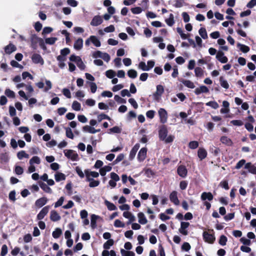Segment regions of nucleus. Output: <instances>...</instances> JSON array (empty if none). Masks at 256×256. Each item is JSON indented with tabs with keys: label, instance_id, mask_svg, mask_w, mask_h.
<instances>
[{
	"label": "nucleus",
	"instance_id": "obj_1",
	"mask_svg": "<svg viewBox=\"0 0 256 256\" xmlns=\"http://www.w3.org/2000/svg\"><path fill=\"white\" fill-rule=\"evenodd\" d=\"M91 43L96 47H100L101 46L100 41L98 38L95 36H90L85 41V45L87 46H90Z\"/></svg>",
	"mask_w": 256,
	"mask_h": 256
},
{
	"label": "nucleus",
	"instance_id": "obj_2",
	"mask_svg": "<svg viewBox=\"0 0 256 256\" xmlns=\"http://www.w3.org/2000/svg\"><path fill=\"white\" fill-rule=\"evenodd\" d=\"M64 156L72 161H78L79 160L77 152L72 150H65L64 151Z\"/></svg>",
	"mask_w": 256,
	"mask_h": 256
},
{
	"label": "nucleus",
	"instance_id": "obj_3",
	"mask_svg": "<svg viewBox=\"0 0 256 256\" xmlns=\"http://www.w3.org/2000/svg\"><path fill=\"white\" fill-rule=\"evenodd\" d=\"M84 174L86 177V180L87 182L90 183L92 181L95 180L94 178H98L99 176V173L94 172L91 171L88 169L84 170Z\"/></svg>",
	"mask_w": 256,
	"mask_h": 256
},
{
	"label": "nucleus",
	"instance_id": "obj_4",
	"mask_svg": "<svg viewBox=\"0 0 256 256\" xmlns=\"http://www.w3.org/2000/svg\"><path fill=\"white\" fill-rule=\"evenodd\" d=\"M158 112L160 118V122L162 124L166 123L168 118V114L166 110L164 108H160L158 110Z\"/></svg>",
	"mask_w": 256,
	"mask_h": 256
},
{
	"label": "nucleus",
	"instance_id": "obj_5",
	"mask_svg": "<svg viewBox=\"0 0 256 256\" xmlns=\"http://www.w3.org/2000/svg\"><path fill=\"white\" fill-rule=\"evenodd\" d=\"M32 62L35 64H40L42 66L44 64V60L42 56L38 54H34L31 57Z\"/></svg>",
	"mask_w": 256,
	"mask_h": 256
},
{
	"label": "nucleus",
	"instance_id": "obj_6",
	"mask_svg": "<svg viewBox=\"0 0 256 256\" xmlns=\"http://www.w3.org/2000/svg\"><path fill=\"white\" fill-rule=\"evenodd\" d=\"M103 22L102 18L99 15L95 16L90 22V25L93 26H97L101 24Z\"/></svg>",
	"mask_w": 256,
	"mask_h": 256
},
{
	"label": "nucleus",
	"instance_id": "obj_7",
	"mask_svg": "<svg viewBox=\"0 0 256 256\" xmlns=\"http://www.w3.org/2000/svg\"><path fill=\"white\" fill-rule=\"evenodd\" d=\"M122 215L124 218L128 219V221L127 222L128 224H131L132 222L136 220L135 216L129 211L124 212Z\"/></svg>",
	"mask_w": 256,
	"mask_h": 256
},
{
	"label": "nucleus",
	"instance_id": "obj_8",
	"mask_svg": "<svg viewBox=\"0 0 256 256\" xmlns=\"http://www.w3.org/2000/svg\"><path fill=\"white\" fill-rule=\"evenodd\" d=\"M190 223L182 222L180 224V227L178 230L179 232L183 235L186 236L188 234L187 228L189 226Z\"/></svg>",
	"mask_w": 256,
	"mask_h": 256
},
{
	"label": "nucleus",
	"instance_id": "obj_9",
	"mask_svg": "<svg viewBox=\"0 0 256 256\" xmlns=\"http://www.w3.org/2000/svg\"><path fill=\"white\" fill-rule=\"evenodd\" d=\"M216 59L221 63L226 64L228 61V58L222 51H218L216 54Z\"/></svg>",
	"mask_w": 256,
	"mask_h": 256
},
{
	"label": "nucleus",
	"instance_id": "obj_10",
	"mask_svg": "<svg viewBox=\"0 0 256 256\" xmlns=\"http://www.w3.org/2000/svg\"><path fill=\"white\" fill-rule=\"evenodd\" d=\"M50 210V206H46L43 208L37 215V218L41 220L47 214Z\"/></svg>",
	"mask_w": 256,
	"mask_h": 256
},
{
	"label": "nucleus",
	"instance_id": "obj_11",
	"mask_svg": "<svg viewBox=\"0 0 256 256\" xmlns=\"http://www.w3.org/2000/svg\"><path fill=\"white\" fill-rule=\"evenodd\" d=\"M170 200L175 205L180 204V201L178 198V192L176 191H172L170 194Z\"/></svg>",
	"mask_w": 256,
	"mask_h": 256
},
{
	"label": "nucleus",
	"instance_id": "obj_12",
	"mask_svg": "<svg viewBox=\"0 0 256 256\" xmlns=\"http://www.w3.org/2000/svg\"><path fill=\"white\" fill-rule=\"evenodd\" d=\"M164 92V86L161 84H158L156 86V90L154 94V96L155 97L156 99L158 100L159 99L161 96L162 94Z\"/></svg>",
	"mask_w": 256,
	"mask_h": 256
},
{
	"label": "nucleus",
	"instance_id": "obj_13",
	"mask_svg": "<svg viewBox=\"0 0 256 256\" xmlns=\"http://www.w3.org/2000/svg\"><path fill=\"white\" fill-rule=\"evenodd\" d=\"M178 174L182 178L186 177L188 173L187 169L184 166H180L177 170Z\"/></svg>",
	"mask_w": 256,
	"mask_h": 256
},
{
	"label": "nucleus",
	"instance_id": "obj_14",
	"mask_svg": "<svg viewBox=\"0 0 256 256\" xmlns=\"http://www.w3.org/2000/svg\"><path fill=\"white\" fill-rule=\"evenodd\" d=\"M147 153V149L146 148H143L140 150L138 152V158L139 161H143L146 158Z\"/></svg>",
	"mask_w": 256,
	"mask_h": 256
},
{
	"label": "nucleus",
	"instance_id": "obj_15",
	"mask_svg": "<svg viewBox=\"0 0 256 256\" xmlns=\"http://www.w3.org/2000/svg\"><path fill=\"white\" fill-rule=\"evenodd\" d=\"M203 237L204 240L208 243H212L215 239L212 234H210L206 232H204Z\"/></svg>",
	"mask_w": 256,
	"mask_h": 256
},
{
	"label": "nucleus",
	"instance_id": "obj_16",
	"mask_svg": "<svg viewBox=\"0 0 256 256\" xmlns=\"http://www.w3.org/2000/svg\"><path fill=\"white\" fill-rule=\"evenodd\" d=\"M61 217L59 214L54 210H52L50 213V219L52 222H57L60 220Z\"/></svg>",
	"mask_w": 256,
	"mask_h": 256
},
{
	"label": "nucleus",
	"instance_id": "obj_17",
	"mask_svg": "<svg viewBox=\"0 0 256 256\" xmlns=\"http://www.w3.org/2000/svg\"><path fill=\"white\" fill-rule=\"evenodd\" d=\"M82 130L84 132L90 134H96L100 130V129L96 130L94 127L88 125L84 126L82 128Z\"/></svg>",
	"mask_w": 256,
	"mask_h": 256
},
{
	"label": "nucleus",
	"instance_id": "obj_18",
	"mask_svg": "<svg viewBox=\"0 0 256 256\" xmlns=\"http://www.w3.org/2000/svg\"><path fill=\"white\" fill-rule=\"evenodd\" d=\"M160 138L163 140L168 135V130L165 126L160 128L158 132Z\"/></svg>",
	"mask_w": 256,
	"mask_h": 256
},
{
	"label": "nucleus",
	"instance_id": "obj_19",
	"mask_svg": "<svg viewBox=\"0 0 256 256\" xmlns=\"http://www.w3.org/2000/svg\"><path fill=\"white\" fill-rule=\"evenodd\" d=\"M208 91V88L206 86H201L195 89L194 93L196 95H199L202 93H207Z\"/></svg>",
	"mask_w": 256,
	"mask_h": 256
},
{
	"label": "nucleus",
	"instance_id": "obj_20",
	"mask_svg": "<svg viewBox=\"0 0 256 256\" xmlns=\"http://www.w3.org/2000/svg\"><path fill=\"white\" fill-rule=\"evenodd\" d=\"M223 108L220 109L221 114H228L230 112V104L228 101L224 100L222 102Z\"/></svg>",
	"mask_w": 256,
	"mask_h": 256
},
{
	"label": "nucleus",
	"instance_id": "obj_21",
	"mask_svg": "<svg viewBox=\"0 0 256 256\" xmlns=\"http://www.w3.org/2000/svg\"><path fill=\"white\" fill-rule=\"evenodd\" d=\"M48 199L45 197L40 198L36 201L35 205L38 208H41L46 204Z\"/></svg>",
	"mask_w": 256,
	"mask_h": 256
},
{
	"label": "nucleus",
	"instance_id": "obj_22",
	"mask_svg": "<svg viewBox=\"0 0 256 256\" xmlns=\"http://www.w3.org/2000/svg\"><path fill=\"white\" fill-rule=\"evenodd\" d=\"M138 222L141 224H145L148 222V220L142 212L138 214Z\"/></svg>",
	"mask_w": 256,
	"mask_h": 256
},
{
	"label": "nucleus",
	"instance_id": "obj_23",
	"mask_svg": "<svg viewBox=\"0 0 256 256\" xmlns=\"http://www.w3.org/2000/svg\"><path fill=\"white\" fill-rule=\"evenodd\" d=\"M83 46V40L82 38H78L76 40L74 45V48L75 50H80Z\"/></svg>",
	"mask_w": 256,
	"mask_h": 256
},
{
	"label": "nucleus",
	"instance_id": "obj_24",
	"mask_svg": "<svg viewBox=\"0 0 256 256\" xmlns=\"http://www.w3.org/2000/svg\"><path fill=\"white\" fill-rule=\"evenodd\" d=\"M244 168L247 169L249 172L256 174V167L250 162L246 164Z\"/></svg>",
	"mask_w": 256,
	"mask_h": 256
},
{
	"label": "nucleus",
	"instance_id": "obj_25",
	"mask_svg": "<svg viewBox=\"0 0 256 256\" xmlns=\"http://www.w3.org/2000/svg\"><path fill=\"white\" fill-rule=\"evenodd\" d=\"M198 156L199 158L202 160L206 157L207 152L204 148H200L198 151Z\"/></svg>",
	"mask_w": 256,
	"mask_h": 256
},
{
	"label": "nucleus",
	"instance_id": "obj_26",
	"mask_svg": "<svg viewBox=\"0 0 256 256\" xmlns=\"http://www.w3.org/2000/svg\"><path fill=\"white\" fill-rule=\"evenodd\" d=\"M195 76L197 78H202L204 76V72L200 67H196L194 69Z\"/></svg>",
	"mask_w": 256,
	"mask_h": 256
},
{
	"label": "nucleus",
	"instance_id": "obj_27",
	"mask_svg": "<svg viewBox=\"0 0 256 256\" xmlns=\"http://www.w3.org/2000/svg\"><path fill=\"white\" fill-rule=\"evenodd\" d=\"M100 217L98 216L92 214L91 215L90 224L92 228H94L96 226V220L100 218Z\"/></svg>",
	"mask_w": 256,
	"mask_h": 256
},
{
	"label": "nucleus",
	"instance_id": "obj_28",
	"mask_svg": "<svg viewBox=\"0 0 256 256\" xmlns=\"http://www.w3.org/2000/svg\"><path fill=\"white\" fill-rule=\"evenodd\" d=\"M220 142L227 146H232V140L230 138H228L226 136H222L220 138Z\"/></svg>",
	"mask_w": 256,
	"mask_h": 256
},
{
	"label": "nucleus",
	"instance_id": "obj_29",
	"mask_svg": "<svg viewBox=\"0 0 256 256\" xmlns=\"http://www.w3.org/2000/svg\"><path fill=\"white\" fill-rule=\"evenodd\" d=\"M181 82L187 88H194L195 85L194 83L190 80H182Z\"/></svg>",
	"mask_w": 256,
	"mask_h": 256
},
{
	"label": "nucleus",
	"instance_id": "obj_30",
	"mask_svg": "<svg viewBox=\"0 0 256 256\" xmlns=\"http://www.w3.org/2000/svg\"><path fill=\"white\" fill-rule=\"evenodd\" d=\"M201 198L203 200H212L213 198V196L210 192H203L201 195Z\"/></svg>",
	"mask_w": 256,
	"mask_h": 256
},
{
	"label": "nucleus",
	"instance_id": "obj_31",
	"mask_svg": "<svg viewBox=\"0 0 256 256\" xmlns=\"http://www.w3.org/2000/svg\"><path fill=\"white\" fill-rule=\"evenodd\" d=\"M237 47L240 49V50H241L242 52L244 53H246L250 51V48L244 44H241L240 43H238L237 44Z\"/></svg>",
	"mask_w": 256,
	"mask_h": 256
},
{
	"label": "nucleus",
	"instance_id": "obj_32",
	"mask_svg": "<svg viewBox=\"0 0 256 256\" xmlns=\"http://www.w3.org/2000/svg\"><path fill=\"white\" fill-rule=\"evenodd\" d=\"M55 180L56 182L64 180L66 179V176L62 173L57 172L54 175Z\"/></svg>",
	"mask_w": 256,
	"mask_h": 256
},
{
	"label": "nucleus",
	"instance_id": "obj_33",
	"mask_svg": "<svg viewBox=\"0 0 256 256\" xmlns=\"http://www.w3.org/2000/svg\"><path fill=\"white\" fill-rule=\"evenodd\" d=\"M16 50V46L12 44H10L5 48V52L8 54H10Z\"/></svg>",
	"mask_w": 256,
	"mask_h": 256
},
{
	"label": "nucleus",
	"instance_id": "obj_34",
	"mask_svg": "<svg viewBox=\"0 0 256 256\" xmlns=\"http://www.w3.org/2000/svg\"><path fill=\"white\" fill-rule=\"evenodd\" d=\"M18 158L21 160L24 158H29V155L24 150H21L18 152L17 154Z\"/></svg>",
	"mask_w": 256,
	"mask_h": 256
},
{
	"label": "nucleus",
	"instance_id": "obj_35",
	"mask_svg": "<svg viewBox=\"0 0 256 256\" xmlns=\"http://www.w3.org/2000/svg\"><path fill=\"white\" fill-rule=\"evenodd\" d=\"M40 163V159L38 156H34L29 161L30 165L34 164H39Z\"/></svg>",
	"mask_w": 256,
	"mask_h": 256
},
{
	"label": "nucleus",
	"instance_id": "obj_36",
	"mask_svg": "<svg viewBox=\"0 0 256 256\" xmlns=\"http://www.w3.org/2000/svg\"><path fill=\"white\" fill-rule=\"evenodd\" d=\"M104 204L106 206H107V208L110 210H116V206L112 203L106 200L104 201Z\"/></svg>",
	"mask_w": 256,
	"mask_h": 256
},
{
	"label": "nucleus",
	"instance_id": "obj_37",
	"mask_svg": "<svg viewBox=\"0 0 256 256\" xmlns=\"http://www.w3.org/2000/svg\"><path fill=\"white\" fill-rule=\"evenodd\" d=\"M198 33L203 39H206L208 38L206 30L204 28H201L198 30Z\"/></svg>",
	"mask_w": 256,
	"mask_h": 256
},
{
	"label": "nucleus",
	"instance_id": "obj_38",
	"mask_svg": "<svg viewBox=\"0 0 256 256\" xmlns=\"http://www.w3.org/2000/svg\"><path fill=\"white\" fill-rule=\"evenodd\" d=\"M62 234V230L60 228H56L52 232V236L54 238H58Z\"/></svg>",
	"mask_w": 256,
	"mask_h": 256
},
{
	"label": "nucleus",
	"instance_id": "obj_39",
	"mask_svg": "<svg viewBox=\"0 0 256 256\" xmlns=\"http://www.w3.org/2000/svg\"><path fill=\"white\" fill-rule=\"evenodd\" d=\"M114 241L112 239L108 240L103 245V248L105 250H108L114 244Z\"/></svg>",
	"mask_w": 256,
	"mask_h": 256
},
{
	"label": "nucleus",
	"instance_id": "obj_40",
	"mask_svg": "<svg viewBox=\"0 0 256 256\" xmlns=\"http://www.w3.org/2000/svg\"><path fill=\"white\" fill-rule=\"evenodd\" d=\"M109 134H119L122 132V128L118 126H115L108 130Z\"/></svg>",
	"mask_w": 256,
	"mask_h": 256
},
{
	"label": "nucleus",
	"instance_id": "obj_41",
	"mask_svg": "<svg viewBox=\"0 0 256 256\" xmlns=\"http://www.w3.org/2000/svg\"><path fill=\"white\" fill-rule=\"evenodd\" d=\"M72 107L76 111H79L81 110L80 104L76 100L73 102Z\"/></svg>",
	"mask_w": 256,
	"mask_h": 256
},
{
	"label": "nucleus",
	"instance_id": "obj_42",
	"mask_svg": "<svg viewBox=\"0 0 256 256\" xmlns=\"http://www.w3.org/2000/svg\"><path fill=\"white\" fill-rule=\"evenodd\" d=\"M65 130L66 137L70 139H74V135L72 129L70 128H66Z\"/></svg>",
	"mask_w": 256,
	"mask_h": 256
},
{
	"label": "nucleus",
	"instance_id": "obj_43",
	"mask_svg": "<svg viewBox=\"0 0 256 256\" xmlns=\"http://www.w3.org/2000/svg\"><path fill=\"white\" fill-rule=\"evenodd\" d=\"M166 22L169 26H172L174 24V17L172 14H170L169 18L166 20Z\"/></svg>",
	"mask_w": 256,
	"mask_h": 256
},
{
	"label": "nucleus",
	"instance_id": "obj_44",
	"mask_svg": "<svg viewBox=\"0 0 256 256\" xmlns=\"http://www.w3.org/2000/svg\"><path fill=\"white\" fill-rule=\"evenodd\" d=\"M128 75L130 78H135L137 77L138 73L136 70L130 69L128 71Z\"/></svg>",
	"mask_w": 256,
	"mask_h": 256
},
{
	"label": "nucleus",
	"instance_id": "obj_45",
	"mask_svg": "<svg viewBox=\"0 0 256 256\" xmlns=\"http://www.w3.org/2000/svg\"><path fill=\"white\" fill-rule=\"evenodd\" d=\"M122 256H134L135 254L132 251H127L124 249L120 250Z\"/></svg>",
	"mask_w": 256,
	"mask_h": 256
},
{
	"label": "nucleus",
	"instance_id": "obj_46",
	"mask_svg": "<svg viewBox=\"0 0 256 256\" xmlns=\"http://www.w3.org/2000/svg\"><path fill=\"white\" fill-rule=\"evenodd\" d=\"M116 73L112 70H109L106 72V76L109 78H112L116 76Z\"/></svg>",
	"mask_w": 256,
	"mask_h": 256
},
{
	"label": "nucleus",
	"instance_id": "obj_47",
	"mask_svg": "<svg viewBox=\"0 0 256 256\" xmlns=\"http://www.w3.org/2000/svg\"><path fill=\"white\" fill-rule=\"evenodd\" d=\"M220 84L222 87L226 89H228L229 88V84L228 82L224 80L222 77H220Z\"/></svg>",
	"mask_w": 256,
	"mask_h": 256
},
{
	"label": "nucleus",
	"instance_id": "obj_48",
	"mask_svg": "<svg viewBox=\"0 0 256 256\" xmlns=\"http://www.w3.org/2000/svg\"><path fill=\"white\" fill-rule=\"evenodd\" d=\"M64 196H61L54 204V207L55 208H57L59 206H60L62 205L64 202Z\"/></svg>",
	"mask_w": 256,
	"mask_h": 256
},
{
	"label": "nucleus",
	"instance_id": "obj_49",
	"mask_svg": "<svg viewBox=\"0 0 256 256\" xmlns=\"http://www.w3.org/2000/svg\"><path fill=\"white\" fill-rule=\"evenodd\" d=\"M114 224L116 228H124L125 226L124 223L118 219L114 220Z\"/></svg>",
	"mask_w": 256,
	"mask_h": 256
},
{
	"label": "nucleus",
	"instance_id": "obj_50",
	"mask_svg": "<svg viewBox=\"0 0 256 256\" xmlns=\"http://www.w3.org/2000/svg\"><path fill=\"white\" fill-rule=\"evenodd\" d=\"M177 32L180 34L182 38L186 40L188 38V34L184 32L183 30L180 28H176Z\"/></svg>",
	"mask_w": 256,
	"mask_h": 256
},
{
	"label": "nucleus",
	"instance_id": "obj_51",
	"mask_svg": "<svg viewBox=\"0 0 256 256\" xmlns=\"http://www.w3.org/2000/svg\"><path fill=\"white\" fill-rule=\"evenodd\" d=\"M207 106L212 107L214 109H217L219 107L218 104L215 101H210L206 103Z\"/></svg>",
	"mask_w": 256,
	"mask_h": 256
},
{
	"label": "nucleus",
	"instance_id": "obj_52",
	"mask_svg": "<svg viewBox=\"0 0 256 256\" xmlns=\"http://www.w3.org/2000/svg\"><path fill=\"white\" fill-rule=\"evenodd\" d=\"M14 172L18 175L22 174L24 172V169L20 166H16L14 168Z\"/></svg>",
	"mask_w": 256,
	"mask_h": 256
},
{
	"label": "nucleus",
	"instance_id": "obj_53",
	"mask_svg": "<svg viewBox=\"0 0 256 256\" xmlns=\"http://www.w3.org/2000/svg\"><path fill=\"white\" fill-rule=\"evenodd\" d=\"M144 174L148 178H152L154 175V172L150 168H146L144 170Z\"/></svg>",
	"mask_w": 256,
	"mask_h": 256
},
{
	"label": "nucleus",
	"instance_id": "obj_54",
	"mask_svg": "<svg viewBox=\"0 0 256 256\" xmlns=\"http://www.w3.org/2000/svg\"><path fill=\"white\" fill-rule=\"evenodd\" d=\"M45 83H46V86L44 87V92H46L52 88V84L50 80H45Z\"/></svg>",
	"mask_w": 256,
	"mask_h": 256
},
{
	"label": "nucleus",
	"instance_id": "obj_55",
	"mask_svg": "<svg viewBox=\"0 0 256 256\" xmlns=\"http://www.w3.org/2000/svg\"><path fill=\"white\" fill-rule=\"evenodd\" d=\"M143 10V8L138 6L131 8L132 12V14H140Z\"/></svg>",
	"mask_w": 256,
	"mask_h": 256
},
{
	"label": "nucleus",
	"instance_id": "obj_56",
	"mask_svg": "<svg viewBox=\"0 0 256 256\" xmlns=\"http://www.w3.org/2000/svg\"><path fill=\"white\" fill-rule=\"evenodd\" d=\"M138 68L144 71H148V68H147V65L144 62H141L139 63Z\"/></svg>",
	"mask_w": 256,
	"mask_h": 256
},
{
	"label": "nucleus",
	"instance_id": "obj_57",
	"mask_svg": "<svg viewBox=\"0 0 256 256\" xmlns=\"http://www.w3.org/2000/svg\"><path fill=\"white\" fill-rule=\"evenodd\" d=\"M97 118H98V120L99 122H100L102 120H105V119H106L108 120H110V118L108 116H107L105 114H100L98 116Z\"/></svg>",
	"mask_w": 256,
	"mask_h": 256
},
{
	"label": "nucleus",
	"instance_id": "obj_58",
	"mask_svg": "<svg viewBox=\"0 0 256 256\" xmlns=\"http://www.w3.org/2000/svg\"><path fill=\"white\" fill-rule=\"evenodd\" d=\"M5 94L9 98H14L15 97L14 92L9 88H7L6 90Z\"/></svg>",
	"mask_w": 256,
	"mask_h": 256
},
{
	"label": "nucleus",
	"instance_id": "obj_59",
	"mask_svg": "<svg viewBox=\"0 0 256 256\" xmlns=\"http://www.w3.org/2000/svg\"><path fill=\"white\" fill-rule=\"evenodd\" d=\"M40 187L45 192H46L47 193H49V194L52 193V189L48 186L46 184H42L40 185Z\"/></svg>",
	"mask_w": 256,
	"mask_h": 256
},
{
	"label": "nucleus",
	"instance_id": "obj_60",
	"mask_svg": "<svg viewBox=\"0 0 256 256\" xmlns=\"http://www.w3.org/2000/svg\"><path fill=\"white\" fill-rule=\"evenodd\" d=\"M102 52L100 50H97L92 54V56L93 58L97 59L98 58H102Z\"/></svg>",
	"mask_w": 256,
	"mask_h": 256
},
{
	"label": "nucleus",
	"instance_id": "obj_61",
	"mask_svg": "<svg viewBox=\"0 0 256 256\" xmlns=\"http://www.w3.org/2000/svg\"><path fill=\"white\" fill-rule=\"evenodd\" d=\"M77 174L80 178H84V172L78 166H76L75 168Z\"/></svg>",
	"mask_w": 256,
	"mask_h": 256
},
{
	"label": "nucleus",
	"instance_id": "obj_62",
	"mask_svg": "<svg viewBox=\"0 0 256 256\" xmlns=\"http://www.w3.org/2000/svg\"><path fill=\"white\" fill-rule=\"evenodd\" d=\"M110 180H114V181H116V182L120 180L119 176L114 172H112L110 174Z\"/></svg>",
	"mask_w": 256,
	"mask_h": 256
},
{
	"label": "nucleus",
	"instance_id": "obj_63",
	"mask_svg": "<svg viewBox=\"0 0 256 256\" xmlns=\"http://www.w3.org/2000/svg\"><path fill=\"white\" fill-rule=\"evenodd\" d=\"M62 94L64 95L68 98H71V93L68 88H64L62 90Z\"/></svg>",
	"mask_w": 256,
	"mask_h": 256
},
{
	"label": "nucleus",
	"instance_id": "obj_64",
	"mask_svg": "<svg viewBox=\"0 0 256 256\" xmlns=\"http://www.w3.org/2000/svg\"><path fill=\"white\" fill-rule=\"evenodd\" d=\"M56 40H57V38H54V37L48 38H46L45 40V42L48 44H52L55 43V42H56Z\"/></svg>",
	"mask_w": 256,
	"mask_h": 256
}]
</instances>
